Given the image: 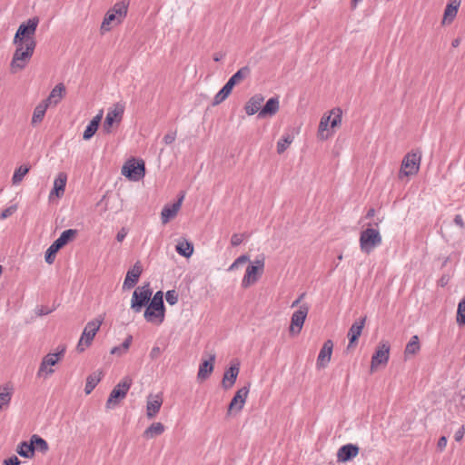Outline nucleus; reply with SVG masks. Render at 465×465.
Returning <instances> with one entry per match:
<instances>
[{
    "label": "nucleus",
    "mask_w": 465,
    "mask_h": 465,
    "mask_svg": "<svg viewBox=\"0 0 465 465\" xmlns=\"http://www.w3.org/2000/svg\"><path fill=\"white\" fill-rule=\"evenodd\" d=\"M124 112V107L119 104H115L113 110H110L104 119L103 124V131L105 134L112 133V127L114 123H120L123 118V114Z\"/></svg>",
    "instance_id": "16"
},
{
    "label": "nucleus",
    "mask_w": 465,
    "mask_h": 465,
    "mask_svg": "<svg viewBox=\"0 0 465 465\" xmlns=\"http://www.w3.org/2000/svg\"><path fill=\"white\" fill-rule=\"evenodd\" d=\"M15 45V51L13 54V58L10 64L11 71L16 73L19 70H23L30 59L32 58L35 45H25V44H14Z\"/></svg>",
    "instance_id": "4"
},
{
    "label": "nucleus",
    "mask_w": 465,
    "mask_h": 465,
    "mask_svg": "<svg viewBox=\"0 0 465 465\" xmlns=\"http://www.w3.org/2000/svg\"><path fill=\"white\" fill-rule=\"evenodd\" d=\"M127 232L124 228H122L116 234V240L117 242H123L124 239L126 237Z\"/></svg>",
    "instance_id": "60"
},
{
    "label": "nucleus",
    "mask_w": 465,
    "mask_h": 465,
    "mask_svg": "<svg viewBox=\"0 0 465 465\" xmlns=\"http://www.w3.org/2000/svg\"><path fill=\"white\" fill-rule=\"evenodd\" d=\"M30 167L27 165H21L18 168H16L12 177L13 183H19L23 180V178L28 173Z\"/></svg>",
    "instance_id": "47"
},
{
    "label": "nucleus",
    "mask_w": 465,
    "mask_h": 465,
    "mask_svg": "<svg viewBox=\"0 0 465 465\" xmlns=\"http://www.w3.org/2000/svg\"><path fill=\"white\" fill-rule=\"evenodd\" d=\"M458 397L459 403L465 408V387L460 390Z\"/></svg>",
    "instance_id": "59"
},
{
    "label": "nucleus",
    "mask_w": 465,
    "mask_h": 465,
    "mask_svg": "<svg viewBox=\"0 0 465 465\" xmlns=\"http://www.w3.org/2000/svg\"><path fill=\"white\" fill-rule=\"evenodd\" d=\"M332 350H333L332 341L331 340L325 341L320 352H319L318 358H317L316 365H317L318 369H323L328 365V363L330 362L331 358Z\"/></svg>",
    "instance_id": "22"
},
{
    "label": "nucleus",
    "mask_w": 465,
    "mask_h": 465,
    "mask_svg": "<svg viewBox=\"0 0 465 465\" xmlns=\"http://www.w3.org/2000/svg\"><path fill=\"white\" fill-rule=\"evenodd\" d=\"M57 350V352L48 353L43 358L38 370V376H41L42 372L44 371L46 374H52L54 372L53 369L47 370V366H54L64 357L66 351V346L64 344L59 345Z\"/></svg>",
    "instance_id": "12"
},
{
    "label": "nucleus",
    "mask_w": 465,
    "mask_h": 465,
    "mask_svg": "<svg viewBox=\"0 0 465 465\" xmlns=\"http://www.w3.org/2000/svg\"><path fill=\"white\" fill-rule=\"evenodd\" d=\"M249 391L250 384L242 387L235 392L234 396L232 397V401L228 405L227 415H231L233 412H239L242 410L246 399L248 397Z\"/></svg>",
    "instance_id": "14"
},
{
    "label": "nucleus",
    "mask_w": 465,
    "mask_h": 465,
    "mask_svg": "<svg viewBox=\"0 0 465 465\" xmlns=\"http://www.w3.org/2000/svg\"><path fill=\"white\" fill-rule=\"evenodd\" d=\"M129 3L125 1H121L116 3L110 10L117 15V22L116 24H121L124 18L127 15Z\"/></svg>",
    "instance_id": "35"
},
{
    "label": "nucleus",
    "mask_w": 465,
    "mask_h": 465,
    "mask_svg": "<svg viewBox=\"0 0 465 465\" xmlns=\"http://www.w3.org/2000/svg\"><path fill=\"white\" fill-rule=\"evenodd\" d=\"M453 221H454V223H455L457 225H459V226H460V227H463L464 223H463V218H462V216H461V215H460V214L455 215V217H454V220H453Z\"/></svg>",
    "instance_id": "62"
},
{
    "label": "nucleus",
    "mask_w": 465,
    "mask_h": 465,
    "mask_svg": "<svg viewBox=\"0 0 465 465\" xmlns=\"http://www.w3.org/2000/svg\"><path fill=\"white\" fill-rule=\"evenodd\" d=\"M133 383L132 379L129 376H125L110 392V395L106 401V408L113 409L124 400L129 389Z\"/></svg>",
    "instance_id": "8"
},
{
    "label": "nucleus",
    "mask_w": 465,
    "mask_h": 465,
    "mask_svg": "<svg viewBox=\"0 0 465 465\" xmlns=\"http://www.w3.org/2000/svg\"><path fill=\"white\" fill-rule=\"evenodd\" d=\"M39 24V18L37 16L28 19L26 22L22 23L15 35L13 44H25V45H35V35Z\"/></svg>",
    "instance_id": "3"
},
{
    "label": "nucleus",
    "mask_w": 465,
    "mask_h": 465,
    "mask_svg": "<svg viewBox=\"0 0 465 465\" xmlns=\"http://www.w3.org/2000/svg\"><path fill=\"white\" fill-rule=\"evenodd\" d=\"M16 209H17V206L15 204L11 205V206L5 208L1 213L0 218L3 219V220L8 218L9 216H11L16 211Z\"/></svg>",
    "instance_id": "51"
},
{
    "label": "nucleus",
    "mask_w": 465,
    "mask_h": 465,
    "mask_svg": "<svg viewBox=\"0 0 465 465\" xmlns=\"http://www.w3.org/2000/svg\"><path fill=\"white\" fill-rule=\"evenodd\" d=\"M142 272L143 268L140 262L138 261L134 264L132 269L128 270L123 284V289L125 290L134 288L138 282Z\"/></svg>",
    "instance_id": "21"
},
{
    "label": "nucleus",
    "mask_w": 465,
    "mask_h": 465,
    "mask_svg": "<svg viewBox=\"0 0 465 465\" xmlns=\"http://www.w3.org/2000/svg\"><path fill=\"white\" fill-rule=\"evenodd\" d=\"M66 181V174L64 173H60L54 182V188L50 193V198L53 197L54 195H55L58 198L64 195Z\"/></svg>",
    "instance_id": "28"
},
{
    "label": "nucleus",
    "mask_w": 465,
    "mask_h": 465,
    "mask_svg": "<svg viewBox=\"0 0 465 465\" xmlns=\"http://www.w3.org/2000/svg\"><path fill=\"white\" fill-rule=\"evenodd\" d=\"M360 248L366 254H370L376 247L380 246L382 237L377 229L368 227L360 233Z\"/></svg>",
    "instance_id": "6"
},
{
    "label": "nucleus",
    "mask_w": 465,
    "mask_h": 465,
    "mask_svg": "<svg viewBox=\"0 0 465 465\" xmlns=\"http://www.w3.org/2000/svg\"><path fill=\"white\" fill-rule=\"evenodd\" d=\"M64 94H65V87H64V84L60 83L53 88L49 96L47 97V99L45 102L47 104L54 103V104H57L60 102V100L63 98Z\"/></svg>",
    "instance_id": "31"
},
{
    "label": "nucleus",
    "mask_w": 465,
    "mask_h": 465,
    "mask_svg": "<svg viewBox=\"0 0 465 465\" xmlns=\"http://www.w3.org/2000/svg\"><path fill=\"white\" fill-rule=\"evenodd\" d=\"M464 433H465V428H464V426H461L454 434L455 440L460 441L464 437Z\"/></svg>",
    "instance_id": "56"
},
{
    "label": "nucleus",
    "mask_w": 465,
    "mask_h": 465,
    "mask_svg": "<svg viewBox=\"0 0 465 465\" xmlns=\"http://www.w3.org/2000/svg\"><path fill=\"white\" fill-rule=\"evenodd\" d=\"M163 404V399L160 395H150L146 404V416L148 419H153L159 412Z\"/></svg>",
    "instance_id": "25"
},
{
    "label": "nucleus",
    "mask_w": 465,
    "mask_h": 465,
    "mask_svg": "<svg viewBox=\"0 0 465 465\" xmlns=\"http://www.w3.org/2000/svg\"><path fill=\"white\" fill-rule=\"evenodd\" d=\"M375 214V209L374 208H370L368 211H367V213H366V218L367 219H370V218H372Z\"/></svg>",
    "instance_id": "63"
},
{
    "label": "nucleus",
    "mask_w": 465,
    "mask_h": 465,
    "mask_svg": "<svg viewBox=\"0 0 465 465\" xmlns=\"http://www.w3.org/2000/svg\"><path fill=\"white\" fill-rule=\"evenodd\" d=\"M20 463L21 462L19 459L15 455H13L7 459H5L2 465H20Z\"/></svg>",
    "instance_id": "52"
},
{
    "label": "nucleus",
    "mask_w": 465,
    "mask_h": 465,
    "mask_svg": "<svg viewBox=\"0 0 465 465\" xmlns=\"http://www.w3.org/2000/svg\"><path fill=\"white\" fill-rule=\"evenodd\" d=\"M17 453L21 457L30 458L34 456V450L31 441H23L18 445Z\"/></svg>",
    "instance_id": "45"
},
{
    "label": "nucleus",
    "mask_w": 465,
    "mask_h": 465,
    "mask_svg": "<svg viewBox=\"0 0 465 465\" xmlns=\"http://www.w3.org/2000/svg\"><path fill=\"white\" fill-rule=\"evenodd\" d=\"M331 115L323 114L321 118L319 127H318V137L321 140H327L331 134L332 132L330 131Z\"/></svg>",
    "instance_id": "30"
},
{
    "label": "nucleus",
    "mask_w": 465,
    "mask_h": 465,
    "mask_svg": "<svg viewBox=\"0 0 465 465\" xmlns=\"http://www.w3.org/2000/svg\"><path fill=\"white\" fill-rule=\"evenodd\" d=\"M280 108V101L278 96H273L268 99L266 104L260 110L257 118L264 119L272 117L277 114Z\"/></svg>",
    "instance_id": "23"
},
{
    "label": "nucleus",
    "mask_w": 465,
    "mask_h": 465,
    "mask_svg": "<svg viewBox=\"0 0 465 465\" xmlns=\"http://www.w3.org/2000/svg\"><path fill=\"white\" fill-rule=\"evenodd\" d=\"M242 242V238L241 235L237 234V233H234L232 234V238H231V244L232 246H238L240 245L241 243Z\"/></svg>",
    "instance_id": "55"
},
{
    "label": "nucleus",
    "mask_w": 465,
    "mask_h": 465,
    "mask_svg": "<svg viewBox=\"0 0 465 465\" xmlns=\"http://www.w3.org/2000/svg\"><path fill=\"white\" fill-rule=\"evenodd\" d=\"M293 139V133H285L277 143V153L279 154L284 153L288 146L292 143Z\"/></svg>",
    "instance_id": "40"
},
{
    "label": "nucleus",
    "mask_w": 465,
    "mask_h": 465,
    "mask_svg": "<svg viewBox=\"0 0 465 465\" xmlns=\"http://www.w3.org/2000/svg\"><path fill=\"white\" fill-rule=\"evenodd\" d=\"M215 354L213 353L209 356L208 359L203 360L199 366L197 378L198 380L204 381L212 374L213 371L214 361H215Z\"/></svg>",
    "instance_id": "24"
},
{
    "label": "nucleus",
    "mask_w": 465,
    "mask_h": 465,
    "mask_svg": "<svg viewBox=\"0 0 465 465\" xmlns=\"http://www.w3.org/2000/svg\"><path fill=\"white\" fill-rule=\"evenodd\" d=\"M240 371V362L235 361L232 363L231 366L224 371L222 385L224 390H229L232 388L238 377Z\"/></svg>",
    "instance_id": "20"
},
{
    "label": "nucleus",
    "mask_w": 465,
    "mask_h": 465,
    "mask_svg": "<svg viewBox=\"0 0 465 465\" xmlns=\"http://www.w3.org/2000/svg\"><path fill=\"white\" fill-rule=\"evenodd\" d=\"M264 101V97L261 94H254L246 103L244 109L248 115H253L256 113L259 114L262 109V104Z\"/></svg>",
    "instance_id": "26"
},
{
    "label": "nucleus",
    "mask_w": 465,
    "mask_h": 465,
    "mask_svg": "<svg viewBox=\"0 0 465 465\" xmlns=\"http://www.w3.org/2000/svg\"><path fill=\"white\" fill-rule=\"evenodd\" d=\"M390 357V344L381 342L377 346L375 352L371 357V371H373L380 364H386Z\"/></svg>",
    "instance_id": "15"
},
{
    "label": "nucleus",
    "mask_w": 465,
    "mask_h": 465,
    "mask_svg": "<svg viewBox=\"0 0 465 465\" xmlns=\"http://www.w3.org/2000/svg\"><path fill=\"white\" fill-rule=\"evenodd\" d=\"M48 107V104L45 102L40 103L38 105L35 106L32 117V124H35L37 123L42 122V120L45 117L46 109Z\"/></svg>",
    "instance_id": "41"
},
{
    "label": "nucleus",
    "mask_w": 465,
    "mask_h": 465,
    "mask_svg": "<svg viewBox=\"0 0 465 465\" xmlns=\"http://www.w3.org/2000/svg\"><path fill=\"white\" fill-rule=\"evenodd\" d=\"M117 15L113 13L111 10H108L101 25L102 33L110 31L113 25H117Z\"/></svg>",
    "instance_id": "36"
},
{
    "label": "nucleus",
    "mask_w": 465,
    "mask_h": 465,
    "mask_svg": "<svg viewBox=\"0 0 465 465\" xmlns=\"http://www.w3.org/2000/svg\"><path fill=\"white\" fill-rule=\"evenodd\" d=\"M251 74V69L248 65L242 66L234 73L222 89L215 94L213 105H218L223 103L232 93L233 87Z\"/></svg>",
    "instance_id": "2"
},
{
    "label": "nucleus",
    "mask_w": 465,
    "mask_h": 465,
    "mask_svg": "<svg viewBox=\"0 0 465 465\" xmlns=\"http://www.w3.org/2000/svg\"><path fill=\"white\" fill-rule=\"evenodd\" d=\"M165 299L170 305H174L178 302L179 294L175 290H169L165 293Z\"/></svg>",
    "instance_id": "50"
},
{
    "label": "nucleus",
    "mask_w": 465,
    "mask_h": 465,
    "mask_svg": "<svg viewBox=\"0 0 465 465\" xmlns=\"http://www.w3.org/2000/svg\"><path fill=\"white\" fill-rule=\"evenodd\" d=\"M250 261V257L247 254H242L239 256L228 268V271H234L236 270L240 265L247 262Z\"/></svg>",
    "instance_id": "49"
},
{
    "label": "nucleus",
    "mask_w": 465,
    "mask_h": 465,
    "mask_svg": "<svg viewBox=\"0 0 465 465\" xmlns=\"http://www.w3.org/2000/svg\"><path fill=\"white\" fill-rule=\"evenodd\" d=\"M420 349L419 337L413 335L411 341L407 343L405 348V354H416Z\"/></svg>",
    "instance_id": "46"
},
{
    "label": "nucleus",
    "mask_w": 465,
    "mask_h": 465,
    "mask_svg": "<svg viewBox=\"0 0 465 465\" xmlns=\"http://www.w3.org/2000/svg\"><path fill=\"white\" fill-rule=\"evenodd\" d=\"M175 251L181 256L189 258L193 253V242L183 239V241L178 242L175 246Z\"/></svg>",
    "instance_id": "32"
},
{
    "label": "nucleus",
    "mask_w": 465,
    "mask_h": 465,
    "mask_svg": "<svg viewBox=\"0 0 465 465\" xmlns=\"http://www.w3.org/2000/svg\"><path fill=\"white\" fill-rule=\"evenodd\" d=\"M161 353H162L161 349L159 347L155 346L151 350L150 357L152 360H155L160 356Z\"/></svg>",
    "instance_id": "57"
},
{
    "label": "nucleus",
    "mask_w": 465,
    "mask_h": 465,
    "mask_svg": "<svg viewBox=\"0 0 465 465\" xmlns=\"http://www.w3.org/2000/svg\"><path fill=\"white\" fill-rule=\"evenodd\" d=\"M103 377V372L101 371L93 372L86 378V383L84 387L85 394H90L96 385L100 382Z\"/></svg>",
    "instance_id": "33"
},
{
    "label": "nucleus",
    "mask_w": 465,
    "mask_h": 465,
    "mask_svg": "<svg viewBox=\"0 0 465 465\" xmlns=\"http://www.w3.org/2000/svg\"><path fill=\"white\" fill-rule=\"evenodd\" d=\"M153 291L150 288V283L146 282L144 285L138 287L133 292L131 300V309L134 312H140L143 307H146L151 300Z\"/></svg>",
    "instance_id": "10"
},
{
    "label": "nucleus",
    "mask_w": 465,
    "mask_h": 465,
    "mask_svg": "<svg viewBox=\"0 0 465 465\" xmlns=\"http://www.w3.org/2000/svg\"><path fill=\"white\" fill-rule=\"evenodd\" d=\"M63 248V246L60 244H58V242L56 241H54L49 247L48 249L45 251V261L46 263L48 264H53L54 260H55V257H56V253Z\"/></svg>",
    "instance_id": "39"
},
{
    "label": "nucleus",
    "mask_w": 465,
    "mask_h": 465,
    "mask_svg": "<svg viewBox=\"0 0 465 465\" xmlns=\"http://www.w3.org/2000/svg\"><path fill=\"white\" fill-rule=\"evenodd\" d=\"M30 441L34 450V452L35 450L40 451L42 453H45L48 450V443L47 441L43 439L42 437L34 434L30 438Z\"/></svg>",
    "instance_id": "38"
},
{
    "label": "nucleus",
    "mask_w": 465,
    "mask_h": 465,
    "mask_svg": "<svg viewBox=\"0 0 465 465\" xmlns=\"http://www.w3.org/2000/svg\"><path fill=\"white\" fill-rule=\"evenodd\" d=\"M264 265L265 257L263 254L257 256L253 262H251L242 280V287L246 289L254 284L262 275Z\"/></svg>",
    "instance_id": "5"
},
{
    "label": "nucleus",
    "mask_w": 465,
    "mask_h": 465,
    "mask_svg": "<svg viewBox=\"0 0 465 465\" xmlns=\"http://www.w3.org/2000/svg\"><path fill=\"white\" fill-rule=\"evenodd\" d=\"M460 5V0H450V2L447 4L446 8L444 10L443 23L446 21L448 23H450L453 21V19L457 15Z\"/></svg>",
    "instance_id": "29"
},
{
    "label": "nucleus",
    "mask_w": 465,
    "mask_h": 465,
    "mask_svg": "<svg viewBox=\"0 0 465 465\" xmlns=\"http://www.w3.org/2000/svg\"><path fill=\"white\" fill-rule=\"evenodd\" d=\"M103 117V111H101L98 114H96L88 124L86 126L84 134H83V139L85 141L90 140L97 132L101 120Z\"/></svg>",
    "instance_id": "27"
},
{
    "label": "nucleus",
    "mask_w": 465,
    "mask_h": 465,
    "mask_svg": "<svg viewBox=\"0 0 465 465\" xmlns=\"http://www.w3.org/2000/svg\"><path fill=\"white\" fill-rule=\"evenodd\" d=\"M76 235H77V230L67 229V230L64 231L55 241L58 242L59 245L61 244L64 247L68 242H72Z\"/></svg>",
    "instance_id": "42"
},
{
    "label": "nucleus",
    "mask_w": 465,
    "mask_h": 465,
    "mask_svg": "<svg viewBox=\"0 0 465 465\" xmlns=\"http://www.w3.org/2000/svg\"><path fill=\"white\" fill-rule=\"evenodd\" d=\"M421 162V152L411 151L402 159L401 169L399 172V178L402 179L404 176H412L418 173Z\"/></svg>",
    "instance_id": "7"
},
{
    "label": "nucleus",
    "mask_w": 465,
    "mask_h": 465,
    "mask_svg": "<svg viewBox=\"0 0 465 465\" xmlns=\"http://www.w3.org/2000/svg\"><path fill=\"white\" fill-rule=\"evenodd\" d=\"M304 296H305V292L301 293L299 295V297L294 302H292L291 307L292 308L297 307L301 303V302L303 300Z\"/></svg>",
    "instance_id": "61"
},
{
    "label": "nucleus",
    "mask_w": 465,
    "mask_h": 465,
    "mask_svg": "<svg viewBox=\"0 0 465 465\" xmlns=\"http://www.w3.org/2000/svg\"><path fill=\"white\" fill-rule=\"evenodd\" d=\"M132 341H133V336L128 335L121 345L114 346V348H112L110 353L114 354V355H118V356L124 354L127 351V350L129 349V347L132 343Z\"/></svg>",
    "instance_id": "44"
},
{
    "label": "nucleus",
    "mask_w": 465,
    "mask_h": 465,
    "mask_svg": "<svg viewBox=\"0 0 465 465\" xmlns=\"http://www.w3.org/2000/svg\"><path fill=\"white\" fill-rule=\"evenodd\" d=\"M308 312L309 306L307 304H302L297 311L292 313L289 328L290 333L292 335H297L301 332Z\"/></svg>",
    "instance_id": "13"
},
{
    "label": "nucleus",
    "mask_w": 465,
    "mask_h": 465,
    "mask_svg": "<svg viewBox=\"0 0 465 465\" xmlns=\"http://www.w3.org/2000/svg\"><path fill=\"white\" fill-rule=\"evenodd\" d=\"M329 115H331L330 120V128L333 130L336 127H339L341 124L342 118V111L341 108L336 107L329 112Z\"/></svg>",
    "instance_id": "43"
},
{
    "label": "nucleus",
    "mask_w": 465,
    "mask_h": 465,
    "mask_svg": "<svg viewBox=\"0 0 465 465\" xmlns=\"http://www.w3.org/2000/svg\"><path fill=\"white\" fill-rule=\"evenodd\" d=\"M447 441L448 440L445 436L440 437V439L438 440V443H437L438 450H442L446 447Z\"/></svg>",
    "instance_id": "58"
},
{
    "label": "nucleus",
    "mask_w": 465,
    "mask_h": 465,
    "mask_svg": "<svg viewBox=\"0 0 465 465\" xmlns=\"http://www.w3.org/2000/svg\"><path fill=\"white\" fill-rule=\"evenodd\" d=\"M144 319L148 322L162 323L165 316V305L163 302V292L158 291L154 293L153 298L151 297L146 309L144 311Z\"/></svg>",
    "instance_id": "1"
},
{
    "label": "nucleus",
    "mask_w": 465,
    "mask_h": 465,
    "mask_svg": "<svg viewBox=\"0 0 465 465\" xmlns=\"http://www.w3.org/2000/svg\"><path fill=\"white\" fill-rule=\"evenodd\" d=\"M360 448L356 444L347 443L342 445L337 452V461L345 463L351 461L359 454Z\"/></svg>",
    "instance_id": "18"
},
{
    "label": "nucleus",
    "mask_w": 465,
    "mask_h": 465,
    "mask_svg": "<svg viewBox=\"0 0 465 465\" xmlns=\"http://www.w3.org/2000/svg\"><path fill=\"white\" fill-rule=\"evenodd\" d=\"M175 138H176L175 133H168L163 136V142L166 144H171L174 142Z\"/></svg>",
    "instance_id": "54"
},
{
    "label": "nucleus",
    "mask_w": 465,
    "mask_h": 465,
    "mask_svg": "<svg viewBox=\"0 0 465 465\" xmlns=\"http://www.w3.org/2000/svg\"><path fill=\"white\" fill-rule=\"evenodd\" d=\"M456 321L459 325H465V297L458 304Z\"/></svg>",
    "instance_id": "48"
},
{
    "label": "nucleus",
    "mask_w": 465,
    "mask_h": 465,
    "mask_svg": "<svg viewBox=\"0 0 465 465\" xmlns=\"http://www.w3.org/2000/svg\"><path fill=\"white\" fill-rule=\"evenodd\" d=\"M223 54H219V53H216V54H214V55H213V60H214L215 62H219V61H221V60L223 59Z\"/></svg>",
    "instance_id": "64"
},
{
    "label": "nucleus",
    "mask_w": 465,
    "mask_h": 465,
    "mask_svg": "<svg viewBox=\"0 0 465 465\" xmlns=\"http://www.w3.org/2000/svg\"><path fill=\"white\" fill-rule=\"evenodd\" d=\"M122 174L131 181H140L145 175V163L134 158L128 160L122 168Z\"/></svg>",
    "instance_id": "11"
},
{
    "label": "nucleus",
    "mask_w": 465,
    "mask_h": 465,
    "mask_svg": "<svg viewBox=\"0 0 465 465\" xmlns=\"http://www.w3.org/2000/svg\"><path fill=\"white\" fill-rule=\"evenodd\" d=\"M366 321V316L359 319V321L355 322L348 331V339H349V344L347 346V350L349 351L351 348L355 347V345L358 342L359 337L361 336L362 332V329L364 327Z\"/></svg>",
    "instance_id": "19"
},
{
    "label": "nucleus",
    "mask_w": 465,
    "mask_h": 465,
    "mask_svg": "<svg viewBox=\"0 0 465 465\" xmlns=\"http://www.w3.org/2000/svg\"><path fill=\"white\" fill-rule=\"evenodd\" d=\"M52 312H53V309H49L46 306H40V307H37L35 310V313L38 316L47 315V314L51 313Z\"/></svg>",
    "instance_id": "53"
},
{
    "label": "nucleus",
    "mask_w": 465,
    "mask_h": 465,
    "mask_svg": "<svg viewBox=\"0 0 465 465\" xmlns=\"http://www.w3.org/2000/svg\"><path fill=\"white\" fill-rule=\"evenodd\" d=\"M13 388L6 386H0V411L8 407L10 404Z\"/></svg>",
    "instance_id": "37"
},
{
    "label": "nucleus",
    "mask_w": 465,
    "mask_h": 465,
    "mask_svg": "<svg viewBox=\"0 0 465 465\" xmlns=\"http://www.w3.org/2000/svg\"><path fill=\"white\" fill-rule=\"evenodd\" d=\"M184 196L185 193L182 191L180 192L177 200L173 203L164 205L161 213V219L163 224L167 223L170 220L176 216L182 206Z\"/></svg>",
    "instance_id": "17"
},
{
    "label": "nucleus",
    "mask_w": 465,
    "mask_h": 465,
    "mask_svg": "<svg viewBox=\"0 0 465 465\" xmlns=\"http://www.w3.org/2000/svg\"><path fill=\"white\" fill-rule=\"evenodd\" d=\"M164 425L161 422H153L144 431L143 438L145 439H153L156 436H159L164 432Z\"/></svg>",
    "instance_id": "34"
},
{
    "label": "nucleus",
    "mask_w": 465,
    "mask_h": 465,
    "mask_svg": "<svg viewBox=\"0 0 465 465\" xmlns=\"http://www.w3.org/2000/svg\"><path fill=\"white\" fill-rule=\"evenodd\" d=\"M104 322L103 316H98L94 320L89 322L82 333L80 341L76 346V350L79 352H83L85 348L83 346V342H84L85 347H89L92 344L94 338L95 337L97 331L100 330V327Z\"/></svg>",
    "instance_id": "9"
}]
</instances>
